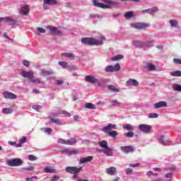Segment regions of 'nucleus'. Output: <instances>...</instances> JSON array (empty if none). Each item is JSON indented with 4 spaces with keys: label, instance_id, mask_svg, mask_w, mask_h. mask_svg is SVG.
I'll return each instance as SVG.
<instances>
[{
    "label": "nucleus",
    "instance_id": "13d9d810",
    "mask_svg": "<svg viewBox=\"0 0 181 181\" xmlns=\"http://www.w3.org/2000/svg\"><path fill=\"white\" fill-rule=\"evenodd\" d=\"M59 179H60V176H59V175H54L51 178V181H57V180H59Z\"/></svg>",
    "mask_w": 181,
    "mask_h": 181
},
{
    "label": "nucleus",
    "instance_id": "c03bdc74",
    "mask_svg": "<svg viewBox=\"0 0 181 181\" xmlns=\"http://www.w3.org/2000/svg\"><path fill=\"white\" fill-rule=\"evenodd\" d=\"M124 16L127 19H130L131 18H132L134 16V13L132 11L127 12L124 13Z\"/></svg>",
    "mask_w": 181,
    "mask_h": 181
},
{
    "label": "nucleus",
    "instance_id": "72a5a7b5",
    "mask_svg": "<svg viewBox=\"0 0 181 181\" xmlns=\"http://www.w3.org/2000/svg\"><path fill=\"white\" fill-rule=\"evenodd\" d=\"M170 75L172 76V77H181V71L170 72Z\"/></svg>",
    "mask_w": 181,
    "mask_h": 181
},
{
    "label": "nucleus",
    "instance_id": "58836bf2",
    "mask_svg": "<svg viewBox=\"0 0 181 181\" xmlns=\"http://www.w3.org/2000/svg\"><path fill=\"white\" fill-rule=\"evenodd\" d=\"M86 108H88V110H95V106L93 103H88L85 104Z\"/></svg>",
    "mask_w": 181,
    "mask_h": 181
},
{
    "label": "nucleus",
    "instance_id": "9d476101",
    "mask_svg": "<svg viewBox=\"0 0 181 181\" xmlns=\"http://www.w3.org/2000/svg\"><path fill=\"white\" fill-rule=\"evenodd\" d=\"M35 75V74L33 73V71H22L21 72V76H22L23 77H24V78H28L29 80H30L33 76Z\"/></svg>",
    "mask_w": 181,
    "mask_h": 181
},
{
    "label": "nucleus",
    "instance_id": "de8ad7c7",
    "mask_svg": "<svg viewBox=\"0 0 181 181\" xmlns=\"http://www.w3.org/2000/svg\"><path fill=\"white\" fill-rule=\"evenodd\" d=\"M169 23H170L171 26L174 28L177 26V21L176 20H170Z\"/></svg>",
    "mask_w": 181,
    "mask_h": 181
},
{
    "label": "nucleus",
    "instance_id": "a878e982",
    "mask_svg": "<svg viewBox=\"0 0 181 181\" xmlns=\"http://www.w3.org/2000/svg\"><path fill=\"white\" fill-rule=\"evenodd\" d=\"M103 153H105L106 156H112V149L110 147H107L103 150Z\"/></svg>",
    "mask_w": 181,
    "mask_h": 181
},
{
    "label": "nucleus",
    "instance_id": "2f4dec72",
    "mask_svg": "<svg viewBox=\"0 0 181 181\" xmlns=\"http://www.w3.org/2000/svg\"><path fill=\"white\" fill-rule=\"evenodd\" d=\"M99 146H100V148L105 149L106 148H108V143L107 142V141L103 140V141H99Z\"/></svg>",
    "mask_w": 181,
    "mask_h": 181
},
{
    "label": "nucleus",
    "instance_id": "a18cd8bd",
    "mask_svg": "<svg viewBox=\"0 0 181 181\" xmlns=\"http://www.w3.org/2000/svg\"><path fill=\"white\" fill-rule=\"evenodd\" d=\"M28 141V137L27 136H23L19 140V144H21V145H23V144H26Z\"/></svg>",
    "mask_w": 181,
    "mask_h": 181
},
{
    "label": "nucleus",
    "instance_id": "cd10ccee",
    "mask_svg": "<svg viewBox=\"0 0 181 181\" xmlns=\"http://www.w3.org/2000/svg\"><path fill=\"white\" fill-rule=\"evenodd\" d=\"M50 32H52V33L53 35H61L62 32L59 31V29H57V28L56 27H52L49 28Z\"/></svg>",
    "mask_w": 181,
    "mask_h": 181
},
{
    "label": "nucleus",
    "instance_id": "412c9836",
    "mask_svg": "<svg viewBox=\"0 0 181 181\" xmlns=\"http://www.w3.org/2000/svg\"><path fill=\"white\" fill-rule=\"evenodd\" d=\"M154 108H162L163 107H168V103L165 102V101H160L158 103H156L153 105Z\"/></svg>",
    "mask_w": 181,
    "mask_h": 181
},
{
    "label": "nucleus",
    "instance_id": "b1692460",
    "mask_svg": "<svg viewBox=\"0 0 181 181\" xmlns=\"http://www.w3.org/2000/svg\"><path fill=\"white\" fill-rule=\"evenodd\" d=\"M146 68L148 71H154V70H156V66L153 64L149 62L146 64Z\"/></svg>",
    "mask_w": 181,
    "mask_h": 181
},
{
    "label": "nucleus",
    "instance_id": "774afa93",
    "mask_svg": "<svg viewBox=\"0 0 181 181\" xmlns=\"http://www.w3.org/2000/svg\"><path fill=\"white\" fill-rule=\"evenodd\" d=\"M8 145H11V146H15V145H16V142H15V141H8Z\"/></svg>",
    "mask_w": 181,
    "mask_h": 181
},
{
    "label": "nucleus",
    "instance_id": "bf43d9fd",
    "mask_svg": "<svg viewBox=\"0 0 181 181\" xmlns=\"http://www.w3.org/2000/svg\"><path fill=\"white\" fill-rule=\"evenodd\" d=\"M66 140H64L63 139H59L57 140L58 144H62L64 145H66Z\"/></svg>",
    "mask_w": 181,
    "mask_h": 181
},
{
    "label": "nucleus",
    "instance_id": "6e6d98bb",
    "mask_svg": "<svg viewBox=\"0 0 181 181\" xmlns=\"http://www.w3.org/2000/svg\"><path fill=\"white\" fill-rule=\"evenodd\" d=\"M33 110H35V111H39L40 110H42V106L39 105H35L33 106Z\"/></svg>",
    "mask_w": 181,
    "mask_h": 181
},
{
    "label": "nucleus",
    "instance_id": "20e7f679",
    "mask_svg": "<svg viewBox=\"0 0 181 181\" xmlns=\"http://www.w3.org/2000/svg\"><path fill=\"white\" fill-rule=\"evenodd\" d=\"M85 81H87V83H90V84H101V80L95 78L94 76L88 75L85 76Z\"/></svg>",
    "mask_w": 181,
    "mask_h": 181
},
{
    "label": "nucleus",
    "instance_id": "6ab92c4d",
    "mask_svg": "<svg viewBox=\"0 0 181 181\" xmlns=\"http://www.w3.org/2000/svg\"><path fill=\"white\" fill-rule=\"evenodd\" d=\"M62 153H64V155H77V153H78V151H77L76 150L66 148L62 151Z\"/></svg>",
    "mask_w": 181,
    "mask_h": 181
},
{
    "label": "nucleus",
    "instance_id": "f3484780",
    "mask_svg": "<svg viewBox=\"0 0 181 181\" xmlns=\"http://www.w3.org/2000/svg\"><path fill=\"white\" fill-rule=\"evenodd\" d=\"M93 159H94V157H93L92 156L83 157L79 160V163H80V165H83V163H87L88 162H91V160H93Z\"/></svg>",
    "mask_w": 181,
    "mask_h": 181
},
{
    "label": "nucleus",
    "instance_id": "7c9ffc66",
    "mask_svg": "<svg viewBox=\"0 0 181 181\" xmlns=\"http://www.w3.org/2000/svg\"><path fill=\"white\" fill-rule=\"evenodd\" d=\"M159 140L161 142L162 145H164L165 146H168V145H170L168 141L165 140V136H160Z\"/></svg>",
    "mask_w": 181,
    "mask_h": 181
},
{
    "label": "nucleus",
    "instance_id": "c756f323",
    "mask_svg": "<svg viewBox=\"0 0 181 181\" xmlns=\"http://www.w3.org/2000/svg\"><path fill=\"white\" fill-rule=\"evenodd\" d=\"M123 129L126 131H134V126H132L131 124H126L123 125Z\"/></svg>",
    "mask_w": 181,
    "mask_h": 181
},
{
    "label": "nucleus",
    "instance_id": "6e6552de",
    "mask_svg": "<svg viewBox=\"0 0 181 181\" xmlns=\"http://www.w3.org/2000/svg\"><path fill=\"white\" fill-rule=\"evenodd\" d=\"M57 5V0H44L43 9L47 11L49 6Z\"/></svg>",
    "mask_w": 181,
    "mask_h": 181
},
{
    "label": "nucleus",
    "instance_id": "4d7b16f0",
    "mask_svg": "<svg viewBox=\"0 0 181 181\" xmlns=\"http://www.w3.org/2000/svg\"><path fill=\"white\" fill-rule=\"evenodd\" d=\"M173 62L175 64H181V59L174 58Z\"/></svg>",
    "mask_w": 181,
    "mask_h": 181
},
{
    "label": "nucleus",
    "instance_id": "423d86ee",
    "mask_svg": "<svg viewBox=\"0 0 181 181\" xmlns=\"http://www.w3.org/2000/svg\"><path fill=\"white\" fill-rule=\"evenodd\" d=\"M138 129H139L141 132H144V134H149L152 129V126L149 124H141L138 126Z\"/></svg>",
    "mask_w": 181,
    "mask_h": 181
},
{
    "label": "nucleus",
    "instance_id": "1a4fd4ad",
    "mask_svg": "<svg viewBox=\"0 0 181 181\" xmlns=\"http://www.w3.org/2000/svg\"><path fill=\"white\" fill-rule=\"evenodd\" d=\"M139 86V82L134 78H129L126 82V87H138Z\"/></svg>",
    "mask_w": 181,
    "mask_h": 181
},
{
    "label": "nucleus",
    "instance_id": "37998d69",
    "mask_svg": "<svg viewBox=\"0 0 181 181\" xmlns=\"http://www.w3.org/2000/svg\"><path fill=\"white\" fill-rule=\"evenodd\" d=\"M51 122H53L54 124H56L57 125H62V121L59 120V119L52 118Z\"/></svg>",
    "mask_w": 181,
    "mask_h": 181
},
{
    "label": "nucleus",
    "instance_id": "0e129e2a",
    "mask_svg": "<svg viewBox=\"0 0 181 181\" xmlns=\"http://www.w3.org/2000/svg\"><path fill=\"white\" fill-rule=\"evenodd\" d=\"M172 176H173V173H168L165 175V177H166V179H171Z\"/></svg>",
    "mask_w": 181,
    "mask_h": 181
},
{
    "label": "nucleus",
    "instance_id": "09e8293b",
    "mask_svg": "<svg viewBox=\"0 0 181 181\" xmlns=\"http://www.w3.org/2000/svg\"><path fill=\"white\" fill-rule=\"evenodd\" d=\"M28 158L29 160H37V157H36V156L34 155H28Z\"/></svg>",
    "mask_w": 181,
    "mask_h": 181
},
{
    "label": "nucleus",
    "instance_id": "79ce46f5",
    "mask_svg": "<svg viewBox=\"0 0 181 181\" xmlns=\"http://www.w3.org/2000/svg\"><path fill=\"white\" fill-rule=\"evenodd\" d=\"M62 55L65 56V57H67L68 59H74V55L73 54V53L65 52L62 53Z\"/></svg>",
    "mask_w": 181,
    "mask_h": 181
},
{
    "label": "nucleus",
    "instance_id": "4c0bfd02",
    "mask_svg": "<svg viewBox=\"0 0 181 181\" xmlns=\"http://www.w3.org/2000/svg\"><path fill=\"white\" fill-rule=\"evenodd\" d=\"M173 90H174V91H178L181 93V85H179V84L173 85Z\"/></svg>",
    "mask_w": 181,
    "mask_h": 181
},
{
    "label": "nucleus",
    "instance_id": "49530a36",
    "mask_svg": "<svg viewBox=\"0 0 181 181\" xmlns=\"http://www.w3.org/2000/svg\"><path fill=\"white\" fill-rule=\"evenodd\" d=\"M132 45L133 46H144V45L145 44H144L141 41H133Z\"/></svg>",
    "mask_w": 181,
    "mask_h": 181
},
{
    "label": "nucleus",
    "instance_id": "4468645a",
    "mask_svg": "<svg viewBox=\"0 0 181 181\" xmlns=\"http://www.w3.org/2000/svg\"><path fill=\"white\" fill-rule=\"evenodd\" d=\"M93 4L94 6H96L97 8H101L102 9H107V8H110V6H108L105 4L100 3V2L97 1L96 0H93Z\"/></svg>",
    "mask_w": 181,
    "mask_h": 181
},
{
    "label": "nucleus",
    "instance_id": "dca6fc26",
    "mask_svg": "<svg viewBox=\"0 0 181 181\" xmlns=\"http://www.w3.org/2000/svg\"><path fill=\"white\" fill-rule=\"evenodd\" d=\"M3 21H5L7 25H16V21L11 18H0V23L2 22Z\"/></svg>",
    "mask_w": 181,
    "mask_h": 181
},
{
    "label": "nucleus",
    "instance_id": "a19ab883",
    "mask_svg": "<svg viewBox=\"0 0 181 181\" xmlns=\"http://www.w3.org/2000/svg\"><path fill=\"white\" fill-rule=\"evenodd\" d=\"M37 36H40L41 33H46V30H45V28H43L38 27L37 28Z\"/></svg>",
    "mask_w": 181,
    "mask_h": 181
},
{
    "label": "nucleus",
    "instance_id": "69168bd1",
    "mask_svg": "<svg viewBox=\"0 0 181 181\" xmlns=\"http://www.w3.org/2000/svg\"><path fill=\"white\" fill-rule=\"evenodd\" d=\"M139 165H141V164H139V163H134V164H129V166L131 168H138V166H139Z\"/></svg>",
    "mask_w": 181,
    "mask_h": 181
},
{
    "label": "nucleus",
    "instance_id": "ea45409f",
    "mask_svg": "<svg viewBox=\"0 0 181 181\" xmlns=\"http://www.w3.org/2000/svg\"><path fill=\"white\" fill-rule=\"evenodd\" d=\"M63 69H69V63L66 62H59L58 63Z\"/></svg>",
    "mask_w": 181,
    "mask_h": 181
},
{
    "label": "nucleus",
    "instance_id": "f03ea898",
    "mask_svg": "<svg viewBox=\"0 0 181 181\" xmlns=\"http://www.w3.org/2000/svg\"><path fill=\"white\" fill-rule=\"evenodd\" d=\"M105 40V37L102 36L99 39L94 37H83L81 42L83 45H88V46H99L104 45Z\"/></svg>",
    "mask_w": 181,
    "mask_h": 181
},
{
    "label": "nucleus",
    "instance_id": "0eeeda50",
    "mask_svg": "<svg viewBox=\"0 0 181 181\" xmlns=\"http://www.w3.org/2000/svg\"><path fill=\"white\" fill-rule=\"evenodd\" d=\"M114 129H118V126L115 124L109 123L107 125H106L105 127L102 128L101 131L103 132H105V133L110 132Z\"/></svg>",
    "mask_w": 181,
    "mask_h": 181
},
{
    "label": "nucleus",
    "instance_id": "680f3d73",
    "mask_svg": "<svg viewBox=\"0 0 181 181\" xmlns=\"http://www.w3.org/2000/svg\"><path fill=\"white\" fill-rule=\"evenodd\" d=\"M126 174L127 175H132V168H127L126 169Z\"/></svg>",
    "mask_w": 181,
    "mask_h": 181
},
{
    "label": "nucleus",
    "instance_id": "864d4df0",
    "mask_svg": "<svg viewBox=\"0 0 181 181\" xmlns=\"http://www.w3.org/2000/svg\"><path fill=\"white\" fill-rule=\"evenodd\" d=\"M124 135L127 138H132V137H134V132L130 131L128 133L124 134Z\"/></svg>",
    "mask_w": 181,
    "mask_h": 181
},
{
    "label": "nucleus",
    "instance_id": "f257e3e1",
    "mask_svg": "<svg viewBox=\"0 0 181 181\" xmlns=\"http://www.w3.org/2000/svg\"><path fill=\"white\" fill-rule=\"evenodd\" d=\"M65 170L67 173L73 175L71 177V179L74 181H88V180H84L78 177V173L83 170V167L67 166L66 167Z\"/></svg>",
    "mask_w": 181,
    "mask_h": 181
},
{
    "label": "nucleus",
    "instance_id": "473e14b6",
    "mask_svg": "<svg viewBox=\"0 0 181 181\" xmlns=\"http://www.w3.org/2000/svg\"><path fill=\"white\" fill-rule=\"evenodd\" d=\"M76 144H77V140L75 138H71L66 141V145H74Z\"/></svg>",
    "mask_w": 181,
    "mask_h": 181
},
{
    "label": "nucleus",
    "instance_id": "2eb2a0df",
    "mask_svg": "<svg viewBox=\"0 0 181 181\" xmlns=\"http://www.w3.org/2000/svg\"><path fill=\"white\" fill-rule=\"evenodd\" d=\"M30 10L29 9V6L25 5L20 8V13L23 16H26V15H29V12Z\"/></svg>",
    "mask_w": 181,
    "mask_h": 181
},
{
    "label": "nucleus",
    "instance_id": "603ef678",
    "mask_svg": "<svg viewBox=\"0 0 181 181\" xmlns=\"http://www.w3.org/2000/svg\"><path fill=\"white\" fill-rule=\"evenodd\" d=\"M22 63L25 67H29V66H30V62L26 59L23 60Z\"/></svg>",
    "mask_w": 181,
    "mask_h": 181
},
{
    "label": "nucleus",
    "instance_id": "c9c22d12",
    "mask_svg": "<svg viewBox=\"0 0 181 181\" xmlns=\"http://www.w3.org/2000/svg\"><path fill=\"white\" fill-rule=\"evenodd\" d=\"M119 105H121V103L116 100H112L109 105L110 107H119Z\"/></svg>",
    "mask_w": 181,
    "mask_h": 181
},
{
    "label": "nucleus",
    "instance_id": "bb28decb",
    "mask_svg": "<svg viewBox=\"0 0 181 181\" xmlns=\"http://www.w3.org/2000/svg\"><path fill=\"white\" fill-rule=\"evenodd\" d=\"M105 134H107V135H109V136H111V138H117V136H118V132L117 131H110V132H107Z\"/></svg>",
    "mask_w": 181,
    "mask_h": 181
},
{
    "label": "nucleus",
    "instance_id": "f8f14e48",
    "mask_svg": "<svg viewBox=\"0 0 181 181\" xmlns=\"http://www.w3.org/2000/svg\"><path fill=\"white\" fill-rule=\"evenodd\" d=\"M134 28H135V29H139V30H141L142 29H146L149 28V23H136L134 25Z\"/></svg>",
    "mask_w": 181,
    "mask_h": 181
},
{
    "label": "nucleus",
    "instance_id": "c85d7f7f",
    "mask_svg": "<svg viewBox=\"0 0 181 181\" xmlns=\"http://www.w3.org/2000/svg\"><path fill=\"white\" fill-rule=\"evenodd\" d=\"M3 114L8 115V114H12L13 112V109L4 107L2 109Z\"/></svg>",
    "mask_w": 181,
    "mask_h": 181
},
{
    "label": "nucleus",
    "instance_id": "aec40b11",
    "mask_svg": "<svg viewBox=\"0 0 181 181\" xmlns=\"http://www.w3.org/2000/svg\"><path fill=\"white\" fill-rule=\"evenodd\" d=\"M155 12H158V8L156 7H153L141 11L142 15H145V13H155Z\"/></svg>",
    "mask_w": 181,
    "mask_h": 181
},
{
    "label": "nucleus",
    "instance_id": "e433bc0d",
    "mask_svg": "<svg viewBox=\"0 0 181 181\" xmlns=\"http://www.w3.org/2000/svg\"><path fill=\"white\" fill-rule=\"evenodd\" d=\"M122 59H124V56L122 55V54H118V55H117L115 57H113L112 58V62H118V60H121Z\"/></svg>",
    "mask_w": 181,
    "mask_h": 181
},
{
    "label": "nucleus",
    "instance_id": "ddd939ff",
    "mask_svg": "<svg viewBox=\"0 0 181 181\" xmlns=\"http://www.w3.org/2000/svg\"><path fill=\"white\" fill-rule=\"evenodd\" d=\"M120 151L124 153H132L134 152V146H124L120 147Z\"/></svg>",
    "mask_w": 181,
    "mask_h": 181
},
{
    "label": "nucleus",
    "instance_id": "8fccbe9b",
    "mask_svg": "<svg viewBox=\"0 0 181 181\" xmlns=\"http://www.w3.org/2000/svg\"><path fill=\"white\" fill-rule=\"evenodd\" d=\"M146 176H149L150 177H152L153 176H158V173H153L152 171H148L146 173Z\"/></svg>",
    "mask_w": 181,
    "mask_h": 181
},
{
    "label": "nucleus",
    "instance_id": "f704fd0d",
    "mask_svg": "<svg viewBox=\"0 0 181 181\" xmlns=\"http://www.w3.org/2000/svg\"><path fill=\"white\" fill-rule=\"evenodd\" d=\"M108 90L112 91L113 93H119V89L115 88V86L112 85H110L107 86Z\"/></svg>",
    "mask_w": 181,
    "mask_h": 181
},
{
    "label": "nucleus",
    "instance_id": "a211bd4d",
    "mask_svg": "<svg viewBox=\"0 0 181 181\" xmlns=\"http://www.w3.org/2000/svg\"><path fill=\"white\" fill-rule=\"evenodd\" d=\"M105 170L107 175H110L111 176H114L115 175H117V168L114 166L107 168H106Z\"/></svg>",
    "mask_w": 181,
    "mask_h": 181
},
{
    "label": "nucleus",
    "instance_id": "e2e57ef3",
    "mask_svg": "<svg viewBox=\"0 0 181 181\" xmlns=\"http://www.w3.org/2000/svg\"><path fill=\"white\" fill-rule=\"evenodd\" d=\"M62 114H64L65 117H71V115L69 112H66V111H62Z\"/></svg>",
    "mask_w": 181,
    "mask_h": 181
},
{
    "label": "nucleus",
    "instance_id": "052dcab7",
    "mask_svg": "<svg viewBox=\"0 0 181 181\" xmlns=\"http://www.w3.org/2000/svg\"><path fill=\"white\" fill-rule=\"evenodd\" d=\"M33 179H37V176H33L31 177L25 178V181H33Z\"/></svg>",
    "mask_w": 181,
    "mask_h": 181
},
{
    "label": "nucleus",
    "instance_id": "393cba45",
    "mask_svg": "<svg viewBox=\"0 0 181 181\" xmlns=\"http://www.w3.org/2000/svg\"><path fill=\"white\" fill-rule=\"evenodd\" d=\"M30 82L33 83L34 84H42V83H43L40 81V78H35L34 76H33V77H31V79H30Z\"/></svg>",
    "mask_w": 181,
    "mask_h": 181
},
{
    "label": "nucleus",
    "instance_id": "4be33fe9",
    "mask_svg": "<svg viewBox=\"0 0 181 181\" xmlns=\"http://www.w3.org/2000/svg\"><path fill=\"white\" fill-rule=\"evenodd\" d=\"M45 173H56V170L52 166L45 167L43 170Z\"/></svg>",
    "mask_w": 181,
    "mask_h": 181
},
{
    "label": "nucleus",
    "instance_id": "7ed1b4c3",
    "mask_svg": "<svg viewBox=\"0 0 181 181\" xmlns=\"http://www.w3.org/2000/svg\"><path fill=\"white\" fill-rule=\"evenodd\" d=\"M6 163L8 166L11 167L22 166V165H23V161L22 160V159L16 158L8 160Z\"/></svg>",
    "mask_w": 181,
    "mask_h": 181
},
{
    "label": "nucleus",
    "instance_id": "338daca9",
    "mask_svg": "<svg viewBox=\"0 0 181 181\" xmlns=\"http://www.w3.org/2000/svg\"><path fill=\"white\" fill-rule=\"evenodd\" d=\"M153 43H155V40H148V41L146 42V45H153Z\"/></svg>",
    "mask_w": 181,
    "mask_h": 181
},
{
    "label": "nucleus",
    "instance_id": "3c124183",
    "mask_svg": "<svg viewBox=\"0 0 181 181\" xmlns=\"http://www.w3.org/2000/svg\"><path fill=\"white\" fill-rule=\"evenodd\" d=\"M148 118H158L159 117V115L158 113H150L148 115Z\"/></svg>",
    "mask_w": 181,
    "mask_h": 181
},
{
    "label": "nucleus",
    "instance_id": "39448f33",
    "mask_svg": "<svg viewBox=\"0 0 181 181\" xmlns=\"http://www.w3.org/2000/svg\"><path fill=\"white\" fill-rule=\"evenodd\" d=\"M119 70H121V66H119V64H116L114 66L110 65L105 68V71L106 73H114L119 71Z\"/></svg>",
    "mask_w": 181,
    "mask_h": 181
},
{
    "label": "nucleus",
    "instance_id": "5fc2aeb1",
    "mask_svg": "<svg viewBox=\"0 0 181 181\" xmlns=\"http://www.w3.org/2000/svg\"><path fill=\"white\" fill-rule=\"evenodd\" d=\"M44 132H45V134H52V132H53V130L52 129V128H49V127H46L44 128Z\"/></svg>",
    "mask_w": 181,
    "mask_h": 181
},
{
    "label": "nucleus",
    "instance_id": "5701e85b",
    "mask_svg": "<svg viewBox=\"0 0 181 181\" xmlns=\"http://www.w3.org/2000/svg\"><path fill=\"white\" fill-rule=\"evenodd\" d=\"M41 74L44 76L46 77V76H52V74H54V71L53 70H45V69H42L41 70Z\"/></svg>",
    "mask_w": 181,
    "mask_h": 181
},
{
    "label": "nucleus",
    "instance_id": "9b49d317",
    "mask_svg": "<svg viewBox=\"0 0 181 181\" xmlns=\"http://www.w3.org/2000/svg\"><path fill=\"white\" fill-rule=\"evenodd\" d=\"M3 95L4 98L8 100H16V98H18V96L16 94L6 90L4 92Z\"/></svg>",
    "mask_w": 181,
    "mask_h": 181
}]
</instances>
